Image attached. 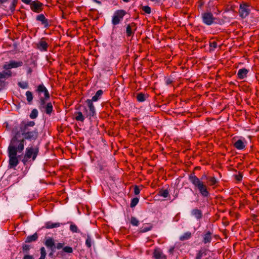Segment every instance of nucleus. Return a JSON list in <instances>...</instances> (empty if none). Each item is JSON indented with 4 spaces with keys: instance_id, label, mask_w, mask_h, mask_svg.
I'll return each mask as SVG.
<instances>
[{
    "instance_id": "f257e3e1",
    "label": "nucleus",
    "mask_w": 259,
    "mask_h": 259,
    "mask_svg": "<svg viewBox=\"0 0 259 259\" xmlns=\"http://www.w3.org/2000/svg\"><path fill=\"white\" fill-rule=\"evenodd\" d=\"M12 136L8 147V154L9 158V165L10 168H15L19 163L18 153H22L25 147L26 141L17 132L12 131Z\"/></svg>"
},
{
    "instance_id": "f03ea898",
    "label": "nucleus",
    "mask_w": 259,
    "mask_h": 259,
    "mask_svg": "<svg viewBox=\"0 0 259 259\" xmlns=\"http://www.w3.org/2000/svg\"><path fill=\"white\" fill-rule=\"evenodd\" d=\"M35 123L34 121L23 120L18 126L13 128V131L19 133L21 137L26 141L34 142L38 138L37 128L35 127Z\"/></svg>"
},
{
    "instance_id": "7ed1b4c3",
    "label": "nucleus",
    "mask_w": 259,
    "mask_h": 259,
    "mask_svg": "<svg viewBox=\"0 0 259 259\" xmlns=\"http://www.w3.org/2000/svg\"><path fill=\"white\" fill-rule=\"evenodd\" d=\"M189 180L195 188L198 189L202 197H208L210 196L207 186L195 175L194 172L189 175Z\"/></svg>"
},
{
    "instance_id": "20e7f679",
    "label": "nucleus",
    "mask_w": 259,
    "mask_h": 259,
    "mask_svg": "<svg viewBox=\"0 0 259 259\" xmlns=\"http://www.w3.org/2000/svg\"><path fill=\"white\" fill-rule=\"evenodd\" d=\"M39 148L38 145L35 146H29L25 149V154L22 159V162L24 165L28 162L35 160L38 155Z\"/></svg>"
},
{
    "instance_id": "39448f33",
    "label": "nucleus",
    "mask_w": 259,
    "mask_h": 259,
    "mask_svg": "<svg viewBox=\"0 0 259 259\" xmlns=\"http://www.w3.org/2000/svg\"><path fill=\"white\" fill-rule=\"evenodd\" d=\"M48 100L42 99V97H40L38 101V107L42 112L50 115L53 111V107L51 102H47Z\"/></svg>"
},
{
    "instance_id": "423d86ee",
    "label": "nucleus",
    "mask_w": 259,
    "mask_h": 259,
    "mask_svg": "<svg viewBox=\"0 0 259 259\" xmlns=\"http://www.w3.org/2000/svg\"><path fill=\"white\" fill-rule=\"evenodd\" d=\"M250 7L249 4L246 2H242L240 4L238 13L242 19L246 18L249 15L250 13Z\"/></svg>"
},
{
    "instance_id": "0eeeda50",
    "label": "nucleus",
    "mask_w": 259,
    "mask_h": 259,
    "mask_svg": "<svg viewBox=\"0 0 259 259\" xmlns=\"http://www.w3.org/2000/svg\"><path fill=\"white\" fill-rule=\"evenodd\" d=\"M93 102L94 101L91 99H87L85 102L88 105V109L87 107H84L83 110L84 115L87 117H89L90 118L96 115V110Z\"/></svg>"
},
{
    "instance_id": "6e6552de",
    "label": "nucleus",
    "mask_w": 259,
    "mask_h": 259,
    "mask_svg": "<svg viewBox=\"0 0 259 259\" xmlns=\"http://www.w3.org/2000/svg\"><path fill=\"white\" fill-rule=\"evenodd\" d=\"M202 21L206 25H211L215 22L216 18L212 13L209 11H206L201 14Z\"/></svg>"
},
{
    "instance_id": "1a4fd4ad",
    "label": "nucleus",
    "mask_w": 259,
    "mask_h": 259,
    "mask_svg": "<svg viewBox=\"0 0 259 259\" xmlns=\"http://www.w3.org/2000/svg\"><path fill=\"white\" fill-rule=\"evenodd\" d=\"M126 14V12L124 10H118L116 11L112 17V23L115 26L119 24L123 19V17Z\"/></svg>"
},
{
    "instance_id": "9d476101",
    "label": "nucleus",
    "mask_w": 259,
    "mask_h": 259,
    "mask_svg": "<svg viewBox=\"0 0 259 259\" xmlns=\"http://www.w3.org/2000/svg\"><path fill=\"white\" fill-rule=\"evenodd\" d=\"M35 92L39 96H41V93H44V97H42V99H49L50 98V93L43 83L40 84L36 87Z\"/></svg>"
},
{
    "instance_id": "9b49d317",
    "label": "nucleus",
    "mask_w": 259,
    "mask_h": 259,
    "mask_svg": "<svg viewBox=\"0 0 259 259\" xmlns=\"http://www.w3.org/2000/svg\"><path fill=\"white\" fill-rule=\"evenodd\" d=\"M36 20L40 22L44 27L46 29L49 28L51 25L52 21L46 18L43 14L37 15L36 17Z\"/></svg>"
},
{
    "instance_id": "f8f14e48",
    "label": "nucleus",
    "mask_w": 259,
    "mask_h": 259,
    "mask_svg": "<svg viewBox=\"0 0 259 259\" xmlns=\"http://www.w3.org/2000/svg\"><path fill=\"white\" fill-rule=\"evenodd\" d=\"M31 10L37 13L41 12L43 10V4L39 1L36 0L32 1L30 5Z\"/></svg>"
},
{
    "instance_id": "ddd939ff",
    "label": "nucleus",
    "mask_w": 259,
    "mask_h": 259,
    "mask_svg": "<svg viewBox=\"0 0 259 259\" xmlns=\"http://www.w3.org/2000/svg\"><path fill=\"white\" fill-rule=\"evenodd\" d=\"M137 30V24L135 22H132L128 24L126 28V36L130 37L133 36L135 32Z\"/></svg>"
},
{
    "instance_id": "4468645a",
    "label": "nucleus",
    "mask_w": 259,
    "mask_h": 259,
    "mask_svg": "<svg viewBox=\"0 0 259 259\" xmlns=\"http://www.w3.org/2000/svg\"><path fill=\"white\" fill-rule=\"evenodd\" d=\"M36 45V48L39 51L41 52H46L48 51L49 45L46 41V38H41Z\"/></svg>"
},
{
    "instance_id": "2eb2a0df",
    "label": "nucleus",
    "mask_w": 259,
    "mask_h": 259,
    "mask_svg": "<svg viewBox=\"0 0 259 259\" xmlns=\"http://www.w3.org/2000/svg\"><path fill=\"white\" fill-rule=\"evenodd\" d=\"M246 145V141L244 139L243 140L238 139L235 141L233 145L235 148L237 150H241L245 148Z\"/></svg>"
},
{
    "instance_id": "dca6fc26",
    "label": "nucleus",
    "mask_w": 259,
    "mask_h": 259,
    "mask_svg": "<svg viewBox=\"0 0 259 259\" xmlns=\"http://www.w3.org/2000/svg\"><path fill=\"white\" fill-rule=\"evenodd\" d=\"M212 233L208 231L202 235V242L204 244L210 243L212 239Z\"/></svg>"
},
{
    "instance_id": "f3484780",
    "label": "nucleus",
    "mask_w": 259,
    "mask_h": 259,
    "mask_svg": "<svg viewBox=\"0 0 259 259\" xmlns=\"http://www.w3.org/2000/svg\"><path fill=\"white\" fill-rule=\"evenodd\" d=\"M248 72L249 70L245 68L239 69L237 74V78L239 79H243L246 78Z\"/></svg>"
},
{
    "instance_id": "a211bd4d",
    "label": "nucleus",
    "mask_w": 259,
    "mask_h": 259,
    "mask_svg": "<svg viewBox=\"0 0 259 259\" xmlns=\"http://www.w3.org/2000/svg\"><path fill=\"white\" fill-rule=\"evenodd\" d=\"M192 215L197 220H200L203 217V213L201 210L195 208L191 211Z\"/></svg>"
},
{
    "instance_id": "6ab92c4d",
    "label": "nucleus",
    "mask_w": 259,
    "mask_h": 259,
    "mask_svg": "<svg viewBox=\"0 0 259 259\" xmlns=\"http://www.w3.org/2000/svg\"><path fill=\"white\" fill-rule=\"evenodd\" d=\"M207 180L209 186L212 187L213 189L217 187L219 182L214 177H209L207 178Z\"/></svg>"
},
{
    "instance_id": "aec40b11",
    "label": "nucleus",
    "mask_w": 259,
    "mask_h": 259,
    "mask_svg": "<svg viewBox=\"0 0 259 259\" xmlns=\"http://www.w3.org/2000/svg\"><path fill=\"white\" fill-rule=\"evenodd\" d=\"M153 256L155 259H166V256L160 249H155L153 253Z\"/></svg>"
},
{
    "instance_id": "412c9836",
    "label": "nucleus",
    "mask_w": 259,
    "mask_h": 259,
    "mask_svg": "<svg viewBox=\"0 0 259 259\" xmlns=\"http://www.w3.org/2000/svg\"><path fill=\"white\" fill-rule=\"evenodd\" d=\"M73 252V249L71 247L69 246H66L63 247L62 250L58 252V255L61 257H63L65 255V253H72Z\"/></svg>"
},
{
    "instance_id": "4be33fe9",
    "label": "nucleus",
    "mask_w": 259,
    "mask_h": 259,
    "mask_svg": "<svg viewBox=\"0 0 259 259\" xmlns=\"http://www.w3.org/2000/svg\"><path fill=\"white\" fill-rule=\"evenodd\" d=\"M65 224H61L60 223H52L51 222H47L45 223V228L46 229H52L54 228H57L61 226V225H64Z\"/></svg>"
},
{
    "instance_id": "5701e85b",
    "label": "nucleus",
    "mask_w": 259,
    "mask_h": 259,
    "mask_svg": "<svg viewBox=\"0 0 259 259\" xmlns=\"http://www.w3.org/2000/svg\"><path fill=\"white\" fill-rule=\"evenodd\" d=\"M148 95L147 94H145L143 93H140L137 94L136 96V99L138 102H143L146 100V98H148Z\"/></svg>"
},
{
    "instance_id": "b1692460",
    "label": "nucleus",
    "mask_w": 259,
    "mask_h": 259,
    "mask_svg": "<svg viewBox=\"0 0 259 259\" xmlns=\"http://www.w3.org/2000/svg\"><path fill=\"white\" fill-rule=\"evenodd\" d=\"M45 245L51 249H52V248L55 249V242L52 238L47 239L45 242Z\"/></svg>"
},
{
    "instance_id": "393cba45",
    "label": "nucleus",
    "mask_w": 259,
    "mask_h": 259,
    "mask_svg": "<svg viewBox=\"0 0 259 259\" xmlns=\"http://www.w3.org/2000/svg\"><path fill=\"white\" fill-rule=\"evenodd\" d=\"M38 239V235L37 233H35L32 235L28 236L26 240L25 241V242L26 243H30L31 242L35 241Z\"/></svg>"
},
{
    "instance_id": "a878e982",
    "label": "nucleus",
    "mask_w": 259,
    "mask_h": 259,
    "mask_svg": "<svg viewBox=\"0 0 259 259\" xmlns=\"http://www.w3.org/2000/svg\"><path fill=\"white\" fill-rule=\"evenodd\" d=\"M207 251L208 249L206 248H201L197 253L195 259H201L203 256L206 255L207 254Z\"/></svg>"
},
{
    "instance_id": "bb28decb",
    "label": "nucleus",
    "mask_w": 259,
    "mask_h": 259,
    "mask_svg": "<svg viewBox=\"0 0 259 259\" xmlns=\"http://www.w3.org/2000/svg\"><path fill=\"white\" fill-rule=\"evenodd\" d=\"M103 94V91L102 90H98L96 94L92 97L91 99L92 101L96 102L101 98V97Z\"/></svg>"
},
{
    "instance_id": "cd10ccee",
    "label": "nucleus",
    "mask_w": 259,
    "mask_h": 259,
    "mask_svg": "<svg viewBox=\"0 0 259 259\" xmlns=\"http://www.w3.org/2000/svg\"><path fill=\"white\" fill-rule=\"evenodd\" d=\"M67 223L70 224V230L72 233H79L80 232L79 230L78 229L77 226L76 225L74 224L71 222H68Z\"/></svg>"
},
{
    "instance_id": "c85d7f7f",
    "label": "nucleus",
    "mask_w": 259,
    "mask_h": 259,
    "mask_svg": "<svg viewBox=\"0 0 259 259\" xmlns=\"http://www.w3.org/2000/svg\"><path fill=\"white\" fill-rule=\"evenodd\" d=\"M192 237V234L190 232H187L182 236L180 237V240L181 241H184L188 239H189Z\"/></svg>"
},
{
    "instance_id": "c756f323",
    "label": "nucleus",
    "mask_w": 259,
    "mask_h": 259,
    "mask_svg": "<svg viewBox=\"0 0 259 259\" xmlns=\"http://www.w3.org/2000/svg\"><path fill=\"white\" fill-rule=\"evenodd\" d=\"M12 74V73L10 70H7V71L0 72V79L5 78L7 77H11Z\"/></svg>"
},
{
    "instance_id": "7c9ffc66",
    "label": "nucleus",
    "mask_w": 259,
    "mask_h": 259,
    "mask_svg": "<svg viewBox=\"0 0 259 259\" xmlns=\"http://www.w3.org/2000/svg\"><path fill=\"white\" fill-rule=\"evenodd\" d=\"M26 96L28 103L31 104L33 99L32 93L29 91H27L26 92Z\"/></svg>"
},
{
    "instance_id": "2f4dec72",
    "label": "nucleus",
    "mask_w": 259,
    "mask_h": 259,
    "mask_svg": "<svg viewBox=\"0 0 259 259\" xmlns=\"http://www.w3.org/2000/svg\"><path fill=\"white\" fill-rule=\"evenodd\" d=\"M75 119L77 121H80L83 122L84 120V116L83 115L82 112L79 111L75 113Z\"/></svg>"
},
{
    "instance_id": "473e14b6",
    "label": "nucleus",
    "mask_w": 259,
    "mask_h": 259,
    "mask_svg": "<svg viewBox=\"0 0 259 259\" xmlns=\"http://www.w3.org/2000/svg\"><path fill=\"white\" fill-rule=\"evenodd\" d=\"M158 194L160 196L166 198L169 195V192L167 189H161L159 191Z\"/></svg>"
},
{
    "instance_id": "72a5a7b5",
    "label": "nucleus",
    "mask_w": 259,
    "mask_h": 259,
    "mask_svg": "<svg viewBox=\"0 0 259 259\" xmlns=\"http://www.w3.org/2000/svg\"><path fill=\"white\" fill-rule=\"evenodd\" d=\"M12 63V68H17L19 67H21L23 65V63L22 61H11Z\"/></svg>"
},
{
    "instance_id": "f704fd0d",
    "label": "nucleus",
    "mask_w": 259,
    "mask_h": 259,
    "mask_svg": "<svg viewBox=\"0 0 259 259\" xmlns=\"http://www.w3.org/2000/svg\"><path fill=\"white\" fill-rule=\"evenodd\" d=\"M30 248H31L30 245L27 244L26 243H24L22 245V250H23L24 253H25V254H28L29 251L30 249Z\"/></svg>"
},
{
    "instance_id": "c9c22d12",
    "label": "nucleus",
    "mask_w": 259,
    "mask_h": 259,
    "mask_svg": "<svg viewBox=\"0 0 259 259\" xmlns=\"http://www.w3.org/2000/svg\"><path fill=\"white\" fill-rule=\"evenodd\" d=\"M93 242L92 239L90 235H87V238L85 240V245L89 248H91L92 247V243Z\"/></svg>"
},
{
    "instance_id": "e433bc0d",
    "label": "nucleus",
    "mask_w": 259,
    "mask_h": 259,
    "mask_svg": "<svg viewBox=\"0 0 259 259\" xmlns=\"http://www.w3.org/2000/svg\"><path fill=\"white\" fill-rule=\"evenodd\" d=\"M152 228L151 225H148V226H144L140 228V232L145 233L150 231Z\"/></svg>"
},
{
    "instance_id": "4c0bfd02",
    "label": "nucleus",
    "mask_w": 259,
    "mask_h": 259,
    "mask_svg": "<svg viewBox=\"0 0 259 259\" xmlns=\"http://www.w3.org/2000/svg\"><path fill=\"white\" fill-rule=\"evenodd\" d=\"M40 256L38 259H45L47 255L46 251L44 247L40 248Z\"/></svg>"
},
{
    "instance_id": "58836bf2",
    "label": "nucleus",
    "mask_w": 259,
    "mask_h": 259,
    "mask_svg": "<svg viewBox=\"0 0 259 259\" xmlns=\"http://www.w3.org/2000/svg\"><path fill=\"white\" fill-rule=\"evenodd\" d=\"M143 11L146 14H150L151 13V9L148 6H144L141 7Z\"/></svg>"
},
{
    "instance_id": "ea45409f",
    "label": "nucleus",
    "mask_w": 259,
    "mask_h": 259,
    "mask_svg": "<svg viewBox=\"0 0 259 259\" xmlns=\"http://www.w3.org/2000/svg\"><path fill=\"white\" fill-rule=\"evenodd\" d=\"M37 116H38V111H37V109H33L32 110V111L29 115L30 118L32 119H35L37 117Z\"/></svg>"
},
{
    "instance_id": "a19ab883",
    "label": "nucleus",
    "mask_w": 259,
    "mask_h": 259,
    "mask_svg": "<svg viewBox=\"0 0 259 259\" xmlns=\"http://www.w3.org/2000/svg\"><path fill=\"white\" fill-rule=\"evenodd\" d=\"M18 85L23 89H28L29 87L28 83L27 82H19Z\"/></svg>"
},
{
    "instance_id": "79ce46f5",
    "label": "nucleus",
    "mask_w": 259,
    "mask_h": 259,
    "mask_svg": "<svg viewBox=\"0 0 259 259\" xmlns=\"http://www.w3.org/2000/svg\"><path fill=\"white\" fill-rule=\"evenodd\" d=\"M197 9L198 10H202L203 8V6L205 4L204 0H198L197 3Z\"/></svg>"
},
{
    "instance_id": "37998d69",
    "label": "nucleus",
    "mask_w": 259,
    "mask_h": 259,
    "mask_svg": "<svg viewBox=\"0 0 259 259\" xmlns=\"http://www.w3.org/2000/svg\"><path fill=\"white\" fill-rule=\"evenodd\" d=\"M139 202V198L137 197L134 198L132 199L131 202L130 204L131 207H134L136 206Z\"/></svg>"
},
{
    "instance_id": "c03bdc74",
    "label": "nucleus",
    "mask_w": 259,
    "mask_h": 259,
    "mask_svg": "<svg viewBox=\"0 0 259 259\" xmlns=\"http://www.w3.org/2000/svg\"><path fill=\"white\" fill-rule=\"evenodd\" d=\"M131 223L134 226H138L139 224V221L134 217H132L131 219Z\"/></svg>"
},
{
    "instance_id": "a18cd8bd",
    "label": "nucleus",
    "mask_w": 259,
    "mask_h": 259,
    "mask_svg": "<svg viewBox=\"0 0 259 259\" xmlns=\"http://www.w3.org/2000/svg\"><path fill=\"white\" fill-rule=\"evenodd\" d=\"M18 3V0H13L12 3L10 7V9L12 12H14L16 7Z\"/></svg>"
},
{
    "instance_id": "49530a36",
    "label": "nucleus",
    "mask_w": 259,
    "mask_h": 259,
    "mask_svg": "<svg viewBox=\"0 0 259 259\" xmlns=\"http://www.w3.org/2000/svg\"><path fill=\"white\" fill-rule=\"evenodd\" d=\"M210 50H214L218 47V43L215 41H210L209 42Z\"/></svg>"
},
{
    "instance_id": "de8ad7c7",
    "label": "nucleus",
    "mask_w": 259,
    "mask_h": 259,
    "mask_svg": "<svg viewBox=\"0 0 259 259\" xmlns=\"http://www.w3.org/2000/svg\"><path fill=\"white\" fill-rule=\"evenodd\" d=\"M234 176L235 177V179L238 182L241 181L243 177L242 174L241 173H239L238 175H235Z\"/></svg>"
},
{
    "instance_id": "09e8293b",
    "label": "nucleus",
    "mask_w": 259,
    "mask_h": 259,
    "mask_svg": "<svg viewBox=\"0 0 259 259\" xmlns=\"http://www.w3.org/2000/svg\"><path fill=\"white\" fill-rule=\"evenodd\" d=\"M3 68L6 70H10V69L13 68L11 62L10 61V63L8 64H5L3 66Z\"/></svg>"
},
{
    "instance_id": "8fccbe9b",
    "label": "nucleus",
    "mask_w": 259,
    "mask_h": 259,
    "mask_svg": "<svg viewBox=\"0 0 259 259\" xmlns=\"http://www.w3.org/2000/svg\"><path fill=\"white\" fill-rule=\"evenodd\" d=\"M64 243H58L56 246H55V248H56L57 249H63L64 247Z\"/></svg>"
},
{
    "instance_id": "3c124183",
    "label": "nucleus",
    "mask_w": 259,
    "mask_h": 259,
    "mask_svg": "<svg viewBox=\"0 0 259 259\" xmlns=\"http://www.w3.org/2000/svg\"><path fill=\"white\" fill-rule=\"evenodd\" d=\"M140 192V190L139 188V187L137 185H135L134 187V193L135 195H138L139 194Z\"/></svg>"
},
{
    "instance_id": "603ef678",
    "label": "nucleus",
    "mask_w": 259,
    "mask_h": 259,
    "mask_svg": "<svg viewBox=\"0 0 259 259\" xmlns=\"http://www.w3.org/2000/svg\"><path fill=\"white\" fill-rule=\"evenodd\" d=\"M23 259H34V258L32 255L27 254H24Z\"/></svg>"
},
{
    "instance_id": "864d4df0",
    "label": "nucleus",
    "mask_w": 259,
    "mask_h": 259,
    "mask_svg": "<svg viewBox=\"0 0 259 259\" xmlns=\"http://www.w3.org/2000/svg\"><path fill=\"white\" fill-rule=\"evenodd\" d=\"M5 86V82L4 80H1L0 79V91L3 89Z\"/></svg>"
},
{
    "instance_id": "5fc2aeb1",
    "label": "nucleus",
    "mask_w": 259,
    "mask_h": 259,
    "mask_svg": "<svg viewBox=\"0 0 259 259\" xmlns=\"http://www.w3.org/2000/svg\"><path fill=\"white\" fill-rule=\"evenodd\" d=\"M173 81L169 78H167L165 80V83L167 85H170L172 83Z\"/></svg>"
},
{
    "instance_id": "6e6d98bb",
    "label": "nucleus",
    "mask_w": 259,
    "mask_h": 259,
    "mask_svg": "<svg viewBox=\"0 0 259 259\" xmlns=\"http://www.w3.org/2000/svg\"><path fill=\"white\" fill-rule=\"evenodd\" d=\"M174 250H175V247H174V246L171 247L169 249V250H168V252H169V253L170 254H173V253H174Z\"/></svg>"
},
{
    "instance_id": "4d7b16f0",
    "label": "nucleus",
    "mask_w": 259,
    "mask_h": 259,
    "mask_svg": "<svg viewBox=\"0 0 259 259\" xmlns=\"http://www.w3.org/2000/svg\"><path fill=\"white\" fill-rule=\"evenodd\" d=\"M51 251L49 253V256L51 257H53L54 256V252L55 251L54 248H52V249H51Z\"/></svg>"
},
{
    "instance_id": "13d9d810",
    "label": "nucleus",
    "mask_w": 259,
    "mask_h": 259,
    "mask_svg": "<svg viewBox=\"0 0 259 259\" xmlns=\"http://www.w3.org/2000/svg\"><path fill=\"white\" fill-rule=\"evenodd\" d=\"M22 2L26 4H29L30 5V4L31 3V0H21Z\"/></svg>"
},
{
    "instance_id": "bf43d9fd",
    "label": "nucleus",
    "mask_w": 259,
    "mask_h": 259,
    "mask_svg": "<svg viewBox=\"0 0 259 259\" xmlns=\"http://www.w3.org/2000/svg\"><path fill=\"white\" fill-rule=\"evenodd\" d=\"M32 69L30 67H29L28 69V70H27V73L31 74L32 73Z\"/></svg>"
},
{
    "instance_id": "052dcab7",
    "label": "nucleus",
    "mask_w": 259,
    "mask_h": 259,
    "mask_svg": "<svg viewBox=\"0 0 259 259\" xmlns=\"http://www.w3.org/2000/svg\"><path fill=\"white\" fill-rule=\"evenodd\" d=\"M94 2L96 3H97L99 5H101V2L99 1H98V0H92Z\"/></svg>"
},
{
    "instance_id": "680f3d73",
    "label": "nucleus",
    "mask_w": 259,
    "mask_h": 259,
    "mask_svg": "<svg viewBox=\"0 0 259 259\" xmlns=\"http://www.w3.org/2000/svg\"><path fill=\"white\" fill-rule=\"evenodd\" d=\"M150 1L154 2L155 3H159L160 2L159 0H150Z\"/></svg>"
},
{
    "instance_id": "e2e57ef3",
    "label": "nucleus",
    "mask_w": 259,
    "mask_h": 259,
    "mask_svg": "<svg viewBox=\"0 0 259 259\" xmlns=\"http://www.w3.org/2000/svg\"><path fill=\"white\" fill-rule=\"evenodd\" d=\"M8 0H0V3L3 4L7 2Z\"/></svg>"
},
{
    "instance_id": "0e129e2a",
    "label": "nucleus",
    "mask_w": 259,
    "mask_h": 259,
    "mask_svg": "<svg viewBox=\"0 0 259 259\" xmlns=\"http://www.w3.org/2000/svg\"><path fill=\"white\" fill-rule=\"evenodd\" d=\"M124 2L127 3L130 1V0H122Z\"/></svg>"
},
{
    "instance_id": "69168bd1",
    "label": "nucleus",
    "mask_w": 259,
    "mask_h": 259,
    "mask_svg": "<svg viewBox=\"0 0 259 259\" xmlns=\"http://www.w3.org/2000/svg\"><path fill=\"white\" fill-rule=\"evenodd\" d=\"M220 12H221V11H219V10H218L217 13H218V14H219Z\"/></svg>"
},
{
    "instance_id": "338daca9",
    "label": "nucleus",
    "mask_w": 259,
    "mask_h": 259,
    "mask_svg": "<svg viewBox=\"0 0 259 259\" xmlns=\"http://www.w3.org/2000/svg\"><path fill=\"white\" fill-rule=\"evenodd\" d=\"M205 177H206V175L203 176L202 179H203V178H205Z\"/></svg>"
},
{
    "instance_id": "774afa93",
    "label": "nucleus",
    "mask_w": 259,
    "mask_h": 259,
    "mask_svg": "<svg viewBox=\"0 0 259 259\" xmlns=\"http://www.w3.org/2000/svg\"><path fill=\"white\" fill-rule=\"evenodd\" d=\"M205 177H206V175L203 176L202 179H203V178H205Z\"/></svg>"
}]
</instances>
